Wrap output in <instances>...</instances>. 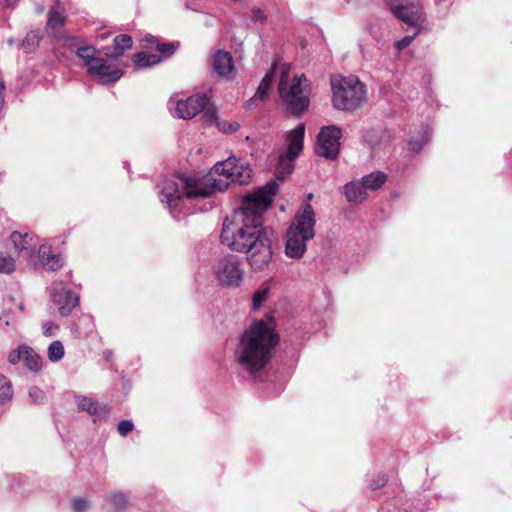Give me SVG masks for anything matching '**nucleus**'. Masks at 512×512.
<instances>
[{
    "label": "nucleus",
    "instance_id": "nucleus-49",
    "mask_svg": "<svg viewBox=\"0 0 512 512\" xmlns=\"http://www.w3.org/2000/svg\"><path fill=\"white\" fill-rule=\"evenodd\" d=\"M387 512H408V511H407V509H403V508H393V509L388 508Z\"/></svg>",
    "mask_w": 512,
    "mask_h": 512
},
{
    "label": "nucleus",
    "instance_id": "nucleus-32",
    "mask_svg": "<svg viewBox=\"0 0 512 512\" xmlns=\"http://www.w3.org/2000/svg\"><path fill=\"white\" fill-rule=\"evenodd\" d=\"M269 294V288H263L257 290L253 295L252 308L258 310L262 304L266 301Z\"/></svg>",
    "mask_w": 512,
    "mask_h": 512
},
{
    "label": "nucleus",
    "instance_id": "nucleus-31",
    "mask_svg": "<svg viewBox=\"0 0 512 512\" xmlns=\"http://www.w3.org/2000/svg\"><path fill=\"white\" fill-rule=\"evenodd\" d=\"M15 270V260L0 252V273L10 274Z\"/></svg>",
    "mask_w": 512,
    "mask_h": 512
},
{
    "label": "nucleus",
    "instance_id": "nucleus-40",
    "mask_svg": "<svg viewBox=\"0 0 512 512\" xmlns=\"http://www.w3.org/2000/svg\"><path fill=\"white\" fill-rule=\"evenodd\" d=\"M185 8L194 12H202L203 6L201 0H185Z\"/></svg>",
    "mask_w": 512,
    "mask_h": 512
},
{
    "label": "nucleus",
    "instance_id": "nucleus-36",
    "mask_svg": "<svg viewBox=\"0 0 512 512\" xmlns=\"http://www.w3.org/2000/svg\"><path fill=\"white\" fill-rule=\"evenodd\" d=\"M26 348H27L26 345H21L17 349L11 351L8 356L9 362L12 364H16L20 360H23L25 352H26Z\"/></svg>",
    "mask_w": 512,
    "mask_h": 512
},
{
    "label": "nucleus",
    "instance_id": "nucleus-13",
    "mask_svg": "<svg viewBox=\"0 0 512 512\" xmlns=\"http://www.w3.org/2000/svg\"><path fill=\"white\" fill-rule=\"evenodd\" d=\"M89 74L97 76L102 83H111L120 79L123 75V70L114 69L107 71L108 66L106 61L102 58L94 56L87 63H85Z\"/></svg>",
    "mask_w": 512,
    "mask_h": 512
},
{
    "label": "nucleus",
    "instance_id": "nucleus-50",
    "mask_svg": "<svg viewBox=\"0 0 512 512\" xmlns=\"http://www.w3.org/2000/svg\"><path fill=\"white\" fill-rule=\"evenodd\" d=\"M312 198H313V194H312V193H309V194L307 195V200H309V201H310V200H312Z\"/></svg>",
    "mask_w": 512,
    "mask_h": 512
},
{
    "label": "nucleus",
    "instance_id": "nucleus-21",
    "mask_svg": "<svg viewBox=\"0 0 512 512\" xmlns=\"http://www.w3.org/2000/svg\"><path fill=\"white\" fill-rule=\"evenodd\" d=\"M386 180H387V176L385 173H383L381 171H376L369 175L364 176L361 179V182L365 189V192H367V190L374 191V190L379 189L386 182Z\"/></svg>",
    "mask_w": 512,
    "mask_h": 512
},
{
    "label": "nucleus",
    "instance_id": "nucleus-9",
    "mask_svg": "<svg viewBox=\"0 0 512 512\" xmlns=\"http://www.w3.org/2000/svg\"><path fill=\"white\" fill-rule=\"evenodd\" d=\"M213 173L230 179L233 183L244 185L251 179L252 169L239 159L230 157L225 161L217 162L213 167Z\"/></svg>",
    "mask_w": 512,
    "mask_h": 512
},
{
    "label": "nucleus",
    "instance_id": "nucleus-30",
    "mask_svg": "<svg viewBox=\"0 0 512 512\" xmlns=\"http://www.w3.org/2000/svg\"><path fill=\"white\" fill-rule=\"evenodd\" d=\"M430 138V131L425 127L419 138L412 137L408 143V147L412 152H419Z\"/></svg>",
    "mask_w": 512,
    "mask_h": 512
},
{
    "label": "nucleus",
    "instance_id": "nucleus-34",
    "mask_svg": "<svg viewBox=\"0 0 512 512\" xmlns=\"http://www.w3.org/2000/svg\"><path fill=\"white\" fill-rule=\"evenodd\" d=\"M96 50L92 46H84L77 49V56L83 60L84 64L95 56Z\"/></svg>",
    "mask_w": 512,
    "mask_h": 512
},
{
    "label": "nucleus",
    "instance_id": "nucleus-25",
    "mask_svg": "<svg viewBox=\"0 0 512 512\" xmlns=\"http://www.w3.org/2000/svg\"><path fill=\"white\" fill-rule=\"evenodd\" d=\"M23 361L31 371H39L42 367L41 357L30 347L27 346Z\"/></svg>",
    "mask_w": 512,
    "mask_h": 512
},
{
    "label": "nucleus",
    "instance_id": "nucleus-47",
    "mask_svg": "<svg viewBox=\"0 0 512 512\" xmlns=\"http://www.w3.org/2000/svg\"><path fill=\"white\" fill-rule=\"evenodd\" d=\"M144 41L151 45L152 43L156 42V38L152 35H147L145 36Z\"/></svg>",
    "mask_w": 512,
    "mask_h": 512
},
{
    "label": "nucleus",
    "instance_id": "nucleus-23",
    "mask_svg": "<svg viewBox=\"0 0 512 512\" xmlns=\"http://www.w3.org/2000/svg\"><path fill=\"white\" fill-rule=\"evenodd\" d=\"M10 239L14 245L15 250L18 253H21L22 251L32 250V245L30 244L32 238L29 237L28 234L22 235L19 232H13L10 236Z\"/></svg>",
    "mask_w": 512,
    "mask_h": 512
},
{
    "label": "nucleus",
    "instance_id": "nucleus-20",
    "mask_svg": "<svg viewBox=\"0 0 512 512\" xmlns=\"http://www.w3.org/2000/svg\"><path fill=\"white\" fill-rule=\"evenodd\" d=\"M273 77H274L273 71L266 73V75L260 82L254 96L249 101H247V103H246L247 108H251L252 105H256V103L258 101H261L264 99L268 90L271 87Z\"/></svg>",
    "mask_w": 512,
    "mask_h": 512
},
{
    "label": "nucleus",
    "instance_id": "nucleus-8",
    "mask_svg": "<svg viewBox=\"0 0 512 512\" xmlns=\"http://www.w3.org/2000/svg\"><path fill=\"white\" fill-rule=\"evenodd\" d=\"M214 275L222 286L236 288L240 286L245 270L238 256L227 254L215 263Z\"/></svg>",
    "mask_w": 512,
    "mask_h": 512
},
{
    "label": "nucleus",
    "instance_id": "nucleus-15",
    "mask_svg": "<svg viewBox=\"0 0 512 512\" xmlns=\"http://www.w3.org/2000/svg\"><path fill=\"white\" fill-rule=\"evenodd\" d=\"M76 403L81 411H86L90 415L94 416L95 419H102L106 417L110 408L106 405H99L93 398L87 396L76 397Z\"/></svg>",
    "mask_w": 512,
    "mask_h": 512
},
{
    "label": "nucleus",
    "instance_id": "nucleus-18",
    "mask_svg": "<svg viewBox=\"0 0 512 512\" xmlns=\"http://www.w3.org/2000/svg\"><path fill=\"white\" fill-rule=\"evenodd\" d=\"M38 257L41 264L51 271L58 270L63 262L60 255L50 253V247L47 245H41L38 249Z\"/></svg>",
    "mask_w": 512,
    "mask_h": 512
},
{
    "label": "nucleus",
    "instance_id": "nucleus-22",
    "mask_svg": "<svg viewBox=\"0 0 512 512\" xmlns=\"http://www.w3.org/2000/svg\"><path fill=\"white\" fill-rule=\"evenodd\" d=\"M65 22V16L59 0L56 1L55 5L48 12L47 26L51 29H57L61 27Z\"/></svg>",
    "mask_w": 512,
    "mask_h": 512
},
{
    "label": "nucleus",
    "instance_id": "nucleus-52",
    "mask_svg": "<svg viewBox=\"0 0 512 512\" xmlns=\"http://www.w3.org/2000/svg\"><path fill=\"white\" fill-rule=\"evenodd\" d=\"M99 38L103 40V39H105V38H106V35H104V34H103V35H100V36H99Z\"/></svg>",
    "mask_w": 512,
    "mask_h": 512
},
{
    "label": "nucleus",
    "instance_id": "nucleus-43",
    "mask_svg": "<svg viewBox=\"0 0 512 512\" xmlns=\"http://www.w3.org/2000/svg\"><path fill=\"white\" fill-rule=\"evenodd\" d=\"M415 38V34L414 35H411V36H405L403 37L402 39L398 40L395 45H396V48L398 50H403L405 49L406 47H408L412 41L414 40Z\"/></svg>",
    "mask_w": 512,
    "mask_h": 512
},
{
    "label": "nucleus",
    "instance_id": "nucleus-48",
    "mask_svg": "<svg viewBox=\"0 0 512 512\" xmlns=\"http://www.w3.org/2000/svg\"><path fill=\"white\" fill-rule=\"evenodd\" d=\"M384 1L390 6V8H392L397 3H400L402 0H384Z\"/></svg>",
    "mask_w": 512,
    "mask_h": 512
},
{
    "label": "nucleus",
    "instance_id": "nucleus-37",
    "mask_svg": "<svg viewBox=\"0 0 512 512\" xmlns=\"http://www.w3.org/2000/svg\"><path fill=\"white\" fill-rule=\"evenodd\" d=\"M90 508V503L83 498H76L72 501V509L74 512H85Z\"/></svg>",
    "mask_w": 512,
    "mask_h": 512
},
{
    "label": "nucleus",
    "instance_id": "nucleus-33",
    "mask_svg": "<svg viewBox=\"0 0 512 512\" xmlns=\"http://www.w3.org/2000/svg\"><path fill=\"white\" fill-rule=\"evenodd\" d=\"M29 398L34 404H44L47 400L46 393L38 387H31L29 389Z\"/></svg>",
    "mask_w": 512,
    "mask_h": 512
},
{
    "label": "nucleus",
    "instance_id": "nucleus-10",
    "mask_svg": "<svg viewBox=\"0 0 512 512\" xmlns=\"http://www.w3.org/2000/svg\"><path fill=\"white\" fill-rule=\"evenodd\" d=\"M342 131L335 125L323 127L316 142V153L328 160H335L339 153Z\"/></svg>",
    "mask_w": 512,
    "mask_h": 512
},
{
    "label": "nucleus",
    "instance_id": "nucleus-45",
    "mask_svg": "<svg viewBox=\"0 0 512 512\" xmlns=\"http://www.w3.org/2000/svg\"><path fill=\"white\" fill-rule=\"evenodd\" d=\"M58 326L53 324L52 322L48 321L43 324V334L45 336H52L54 334V330L57 329Z\"/></svg>",
    "mask_w": 512,
    "mask_h": 512
},
{
    "label": "nucleus",
    "instance_id": "nucleus-38",
    "mask_svg": "<svg viewBox=\"0 0 512 512\" xmlns=\"http://www.w3.org/2000/svg\"><path fill=\"white\" fill-rule=\"evenodd\" d=\"M219 129L224 133L235 132L239 129V124L237 122L230 123L228 121H220L217 123Z\"/></svg>",
    "mask_w": 512,
    "mask_h": 512
},
{
    "label": "nucleus",
    "instance_id": "nucleus-19",
    "mask_svg": "<svg viewBox=\"0 0 512 512\" xmlns=\"http://www.w3.org/2000/svg\"><path fill=\"white\" fill-rule=\"evenodd\" d=\"M344 195L350 203H361L367 198V192L361 181H351L344 186Z\"/></svg>",
    "mask_w": 512,
    "mask_h": 512
},
{
    "label": "nucleus",
    "instance_id": "nucleus-6",
    "mask_svg": "<svg viewBox=\"0 0 512 512\" xmlns=\"http://www.w3.org/2000/svg\"><path fill=\"white\" fill-rule=\"evenodd\" d=\"M286 76V73H283L278 84L280 98L288 111L300 115L309 107L308 79L304 75L295 76L293 81L288 84Z\"/></svg>",
    "mask_w": 512,
    "mask_h": 512
},
{
    "label": "nucleus",
    "instance_id": "nucleus-17",
    "mask_svg": "<svg viewBox=\"0 0 512 512\" xmlns=\"http://www.w3.org/2000/svg\"><path fill=\"white\" fill-rule=\"evenodd\" d=\"M113 48H104V54L109 58H117L132 47V38L129 35L121 34L114 38Z\"/></svg>",
    "mask_w": 512,
    "mask_h": 512
},
{
    "label": "nucleus",
    "instance_id": "nucleus-35",
    "mask_svg": "<svg viewBox=\"0 0 512 512\" xmlns=\"http://www.w3.org/2000/svg\"><path fill=\"white\" fill-rule=\"evenodd\" d=\"M204 112L203 114V118H204V121L207 125H211L213 124L214 122H216L217 120V112H216V109L215 107L213 106H210L209 105V102L207 103L206 107L204 110H202Z\"/></svg>",
    "mask_w": 512,
    "mask_h": 512
},
{
    "label": "nucleus",
    "instance_id": "nucleus-55",
    "mask_svg": "<svg viewBox=\"0 0 512 512\" xmlns=\"http://www.w3.org/2000/svg\"><path fill=\"white\" fill-rule=\"evenodd\" d=\"M232 2H240L241 0H231Z\"/></svg>",
    "mask_w": 512,
    "mask_h": 512
},
{
    "label": "nucleus",
    "instance_id": "nucleus-7",
    "mask_svg": "<svg viewBox=\"0 0 512 512\" xmlns=\"http://www.w3.org/2000/svg\"><path fill=\"white\" fill-rule=\"evenodd\" d=\"M305 125L299 124L291 130L286 139V150L278 156L277 178L284 179L294 169V161L303 149Z\"/></svg>",
    "mask_w": 512,
    "mask_h": 512
},
{
    "label": "nucleus",
    "instance_id": "nucleus-14",
    "mask_svg": "<svg viewBox=\"0 0 512 512\" xmlns=\"http://www.w3.org/2000/svg\"><path fill=\"white\" fill-rule=\"evenodd\" d=\"M212 70L220 78L233 79L235 66L232 54L226 50H217L212 55Z\"/></svg>",
    "mask_w": 512,
    "mask_h": 512
},
{
    "label": "nucleus",
    "instance_id": "nucleus-39",
    "mask_svg": "<svg viewBox=\"0 0 512 512\" xmlns=\"http://www.w3.org/2000/svg\"><path fill=\"white\" fill-rule=\"evenodd\" d=\"M133 423L130 420H122L118 423L117 429L122 436H126L133 430Z\"/></svg>",
    "mask_w": 512,
    "mask_h": 512
},
{
    "label": "nucleus",
    "instance_id": "nucleus-46",
    "mask_svg": "<svg viewBox=\"0 0 512 512\" xmlns=\"http://www.w3.org/2000/svg\"><path fill=\"white\" fill-rule=\"evenodd\" d=\"M2 321L4 322L5 326H9L12 324L11 319L6 314L0 316V322Z\"/></svg>",
    "mask_w": 512,
    "mask_h": 512
},
{
    "label": "nucleus",
    "instance_id": "nucleus-54",
    "mask_svg": "<svg viewBox=\"0 0 512 512\" xmlns=\"http://www.w3.org/2000/svg\"><path fill=\"white\" fill-rule=\"evenodd\" d=\"M8 43H9L10 45H12V44H13V39H9V40H8Z\"/></svg>",
    "mask_w": 512,
    "mask_h": 512
},
{
    "label": "nucleus",
    "instance_id": "nucleus-51",
    "mask_svg": "<svg viewBox=\"0 0 512 512\" xmlns=\"http://www.w3.org/2000/svg\"><path fill=\"white\" fill-rule=\"evenodd\" d=\"M110 355H111V353H110V352H106V353H105V357H106V358H109V357H110Z\"/></svg>",
    "mask_w": 512,
    "mask_h": 512
},
{
    "label": "nucleus",
    "instance_id": "nucleus-41",
    "mask_svg": "<svg viewBox=\"0 0 512 512\" xmlns=\"http://www.w3.org/2000/svg\"><path fill=\"white\" fill-rule=\"evenodd\" d=\"M387 482V477L385 474H378L376 475L375 479H373L369 486L372 490H375L377 488H380L382 486H384Z\"/></svg>",
    "mask_w": 512,
    "mask_h": 512
},
{
    "label": "nucleus",
    "instance_id": "nucleus-11",
    "mask_svg": "<svg viewBox=\"0 0 512 512\" xmlns=\"http://www.w3.org/2000/svg\"><path fill=\"white\" fill-rule=\"evenodd\" d=\"M51 297L62 316L69 315L79 302L78 296L67 290L63 283L58 281H55L51 286Z\"/></svg>",
    "mask_w": 512,
    "mask_h": 512
},
{
    "label": "nucleus",
    "instance_id": "nucleus-53",
    "mask_svg": "<svg viewBox=\"0 0 512 512\" xmlns=\"http://www.w3.org/2000/svg\"><path fill=\"white\" fill-rule=\"evenodd\" d=\"M10 1H11V0H5V4H6V5H10V4H11V3H10Z\"/></svg>",
    "mask_w": 512,
    "mask_h": 512
},
{
    "label": "nucleus",
    "instance_id": "nucleus-26",
    "mask_svg": "<svg viewBox=\"0 0 512 512\" xmlns=\"http://www.w3.org/2000/svg\"><path fill=\"white\" fill-rule=\"evenodd\" d=\"M110 505L109 512H124L127 508V497L123 493H113L109 497Z\"/></svg>",
    "mask_w": 512,
    "mask_h": 512
},
{
    "label": "nucleus",
    "instance_id": "nucleus-12",
    "mask_svg": "<svg viewBox=\"0 0 512 512\" xmlns=\"http://www.w3.org/2000/svg\"><path fill=\"white\" fill-rule=\"evenodd\" d=\"M208 103L206 94H196L176 102L175 114L181 119H192L205 109Z\"/></svg>",
    "mask_w": 512,
    "mask_h": 512
},
{
    "label": "nucleus",
    "instance_id": "nucleus-24",
    "mask_svg": "<svg viewBox=\"0 0 512 512\" xmlns=\"http://www.w3.org/2000/svg\"><path fill=\"white\" fill-rule=\"evenodd\" d=\"M161 61V57L156 54L139 52L134 55V62L138 67L146 68L153 66Z\"/></svg>",
    "mask_w": 512,
    "mask_h": 512
},
{
    "label": "nucleus",
    "instance_id": "nucleus-2",
    "mask_svg": "<svg viewBox=\"0 0 512 512\" xmlns=\"http://www.w3.org/2000/svg\"><path fill=\"white\" fill-rule=\"evenodd\" d=\"M279 336L264 321L253 322L239 337L234 352L235 361L244 370L254 374L266 367Z\"/></svg>",
    "mask_w": 512,
    "mask_h": 512
},
{
    "label": "nucleus",
    "instance_id": "nucleus-5",
    "mask_svg": "<svg viewBox=\"0 0 512 512\" xmlns=\"http://www.w3.org/2000/svg\"><path fill=\"white\" fill-rule=\"evenodd\" d=\"M331 88L333 106L338 110H353L365 99L364 86L355 76H332Z\"/></svg>",
    "mask_w": 512,
    "mask_h": 512
},
{
    "label": "nucleus",
    "instance_id": "nucleus-16",
    "mask_svg": "<svg viewBox=\"0 0 512 512\" xmlns=\"http://www.w3.org/2000/svg\"><path fill=\"white\" fill-rule=\"evenodd\" d=\"M391 10L395 17L410 26L417 25L420 20L419 9L415 6L395 5Z\"/></svg>",
    "mask_w": 512,
    "mask_h": 512
},
{
    "label": "nucleus",
    "instance_id": "nucleus-29",
    "mask_svg": "<svg viewBox=\"0 0 512 512\" xmlns=\"http://www.w3.org/2000/svg\"><path fill=\"white\" fill-rule=\"evenodd\" d=\"M13 389L11 382L3 375H0V404L8 403L12 400Z\"/></svg>",
    "mask_w": 512,
    "mask_h": 512
},
{
    "label": "nucleus",
    "instance_id": "nucleus-28",
    "mask_svg": "<svg viewBox=\"0 0 512 512\" xmlns=\"http://www.w3.org/2000/svg\"><path fill=\"white\" fill-rule=\"evenodd\" d=\"M64 354H65L64 345L61 341L55 340L49 345L47 355H48V359L51 362L55 363V362L60 361L64 357Z\"/></svg>",
    "mask_w": 512,
    "mask_h": 512
},
{
    "label": "nucleus",
    "instance_id": "nucleus-4",
    "mask_svg": "<svg viewBox=\"0 0 512 512\" xmlns=\"http://www.w3.org/2000/svg\"><path fill=\"white\" fill-rule=\"evenodd\" d=\"M316 217L310 204L303 206L285 234V255L292 259H301L307 251V243L315 237Z\"/></svg>",
    "mask_w": 512,
    "mask_h": 512
},
{
    "label": "nucleus",
    "instance_id": "nucleus-27",
    "mask_svg": "<svg viewBox=\"0 0 512 512\" xmlns=\"http://www.w3.org/2000/svg\"><path fill=\"white\" fill-rule=\"evenodd\" d=\"M41 33L39 31H30L22 41V47L26 53H31L36 50L41 40Z\"/></svg>",
    "mask_w": 512,
    "mask_h": 512
},
{
    "label": "nucleus",
    "instance_id": "nucleus-3",
    "mask_svg": "<svg viewBox=\"0 0 512 512\" xmlns=\"http://www.w3.org/2000/svg\"><path fill=\"white\" fill-rule=\"evenodd\" d=\"M229 182L216 179L210 174L205 181L187 175H172L159 184V200L170 209L178 208L185 199L193 200L210 197L215 192H223Z\"/></svg>",
    "mask_w": 512,
    "mask_h": 512
},
{
    "label": "nucleus",
    "instance_id": "nucleus-42",
    "mask_svg": "<svg viewBox=\"0 0 512 512\" xmlns=\"http://www.w3.org/2000/svg\"><path fill=\"white\" fill-rule=\"evenodd\" d=\"M252 19L255 21V22H260V23H265L266 22V15L264 13V11L260 8H253L252 9Z\"/></svg>",
    "mask_w": 512,
    "mask_h": 512
},
{
    "label": "nucleus",
    "instance_id": "nucleus-44",
    "mask_svg": "<svg viewBox=\"0 0 512 512\" xmlns=\"http://www.w3.org/2000/svg\"><path fill=\"white\" fill-rule=\"evenodd\" d=\"M156 48H157V50L159 52H161V53H163V54H165L167 56L173 54V52L175 50L174 49V45L171 44V43H168V44H159V43H157Z\"/></svg>",
    "mask_w": 512,
    "mask_h": 512
},
{
    "label": "nucleus",
    "instance_id": "nucleus-1",
    "mask_svg": "<svg viewBox=\"0 0 512 512\" xmlns=\"http://www.w3.org/2000/svg\"><path fill=\"white\" fill-rule=\"evenodd\" d=\"M278 192V184L270 181L255 192L246 194L233 220L225 219L221 231L222 244L231 250L245 253L250 266L256 271L264 270L271 258L272 250L263 214L271 206Z\"/></svg>",
    "mask_w": 512,
    "mask_h": 512
}]
</instances>
